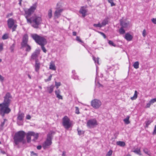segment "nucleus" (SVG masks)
I'll return each mask as SVG.
<instances>
[{
    "label": "nucleus",
    "instance_id": "f257e3e1",
    "mask_svg": "<svg viewBox=\"0 0 156 156\" xmlns=\"http://www.w3.org/2000/svg\"><path fill=\"white\" fill-rule=\"evenodd\" d=\"M37 5L33 4L28 9H25V16L27 23L31 24L32 26L36 28H38L39 26L41 23L42 20L41 16L34 15L32 17L30 18L31 15L36 9Z\"/></svg>",
    "mask_w": 156,
    "mask_h": 156
},
{
    "label": "nucleus",
    "instance_id": "f03ea898",
    "mask_svg": "<svg viewBox=\"0 0 156 156\" xmlns=\"http://www.w3.org/2000/svg\"><path fill=\"white\" fill-rule=\"evenodd\" d=\"M11 98L10 94L9 93H7L4 97V101L0 104V114L4 117L5 114H8L11 111L9 108L10 105Z\"/></svg>",
    "mask_w": 156,
    "mask_h": 156
},
{
    "label": "nucleus",
    "instance_id": "7ed1b4c3",
    "mask_svg": "<svg viewBox=\"0 0 156 156\" xmlns=\"http://www.w3.org/2000/svg\"><path fill=\"white\" fill-rule=\"evenodd\" d=\"M25 135V133L23 131H20L16 133L13 138L15 144L17 145L21 142L23 144L25 143V141L24 138Z\"/></svg>",
    "mask_w": 156,
    "mask_h": 156
},
{
    "label": "nucleus",
    "instance_id": "20e7f679",
    "mask_svg": "<svg viewBox=\"0 0 156 156\" xmlns=\"http://www.w3.org/2000/svg\"><path fill=\"white\" fill-rule=\"evenodd\" d=\"M31 36L35 41L40 45L46 44L47 43L46 40L44 37L39 36L36 34H31Z\"/></svg>",
    "mask_w": 156,
    "mask_h": 156
},
{
    "label": "nucleus",
    "instance_id": "39448f33",
    "mask_svg": "<svg viewBox=\"0 0 156 156\" xmlns=\"http://www.w3.org/2000/svg\"><path fill=\"white\" fill-rule=\"evenodd\" d=\"M31 136L34 137L32 141L35 142L39 137V133L33 131H28L26 134V138L28 143H30L31 141Z\"/></svg>",
    "mask_w": 156,
    "mask_h": 156
},
{
    "label": "nucleus",
    "instance_id": "423d86ee",
    "mask_svg": "<svg viewBox=\"0 0 156 156\" xmlns=\"http://www.w3.org/2000/svg\"><path fill=\"white\" fill-rule=\"evenodd\" d=\"M16 21L12 18H9L7 21L8 25L9 28H12L13 32L16 30L17 25L15 23Z\"/></svg>",
    "mask_w": 156,
    "mask_h": 156
},
{
    "label": "nucleus",
    "instance_id": "0eeeda50",
    "mask_svg": "<svg viewBox=\"0 0 156 156\" xmlns=\"http://www.w3.org/2000/svg\"><path fill=\"white\" fill-rule=\"evenodd\" d=\"M62 125L66 129L69 128L71 126L72 123L68 117L66 116L62 119Z\"/></svg>",
    "mask_w": 156,
    "mask_h": 156
},
{
    "label": "nucleus",
    "instance_id": "6e6552de",
    "mask_svg": "<svg viewBox=\"0 0 156 156\" xmlns=\"http://www.w3.org/2000/svg\"><path fill=\"white\" fill-rule=\"evenodd\" d=\"M98 125L97 121L96 119H93L89 120L87 123V126L89 128H93Z\"/></svg>",
    "mask_w": 156,
    "mask_h": 156
},
{
    "label": "nucleus",
    "instance_id": "1a4fd4ad",
    "mask_svg": "<svg viewBox=\"0 0 156 156\" xmlns=\"http://www.w3.org/2000/svg\"><path fill=\"white\" fill-rule=\"evenodd\" d=\"M51 135L48 134L46 140L43 144L42 146L45 149L48 148L51 144Z\"/></svg>",
    "mask_w": 156,
    "mask_h": 156
},
{
    "label": "nucleus",
    "instance_id": "9d476101",
    "mask_svg": "<svg viewBox=\"0 0 156 156\" xmlns=\"http://www.w3.org/2000/svg\"><path fill=\"white\" fill-rule=\"evenodd\" d=\"M101 105V102L99 100L97 99L93 100L91 102V106L95 109L98 108Z\"/></svg>",
    "mask_w": 156,
    "mask_h": 156
},
{
    "label": "nucleus",
    "instance_id": "9b49d317",
    "mask_svg": "<svg viewBox=\"0 0 156 156\" xmlns=\"http://www.w3.org/2000/svg\"><path fill=\"white\" fill-rule=\"evenodd\" d=\"M63 11V9L56 8V10L54 13V19L55 20L58 18L61 15V13Z\"/></svg>",
    "mask_w": 156,
    "mask_h": 156
},
{
    "label": "nucleus",
    "instance_id": "f8f14e48",
    "mask_svg": "<svg viewBox=\"0 0 156 156\" xmlns=\"http://www.w3.org/2000/svg\"><path fill=\"white\" fill-rule=\"evenodd\" d=\"M28 41V36L27 34H25L23 38L21 44L22 47H26Z\"/></svg>",
    "mask_w": 156,
    "mask_h": 156
},
{
    "label": "nucleus",
    "instance_id": "ddd939ff",
    "mask_svg": "<svg viewBox=\"0 0 156 156\" xmlns=\"http://www.w3.org/2000/svg\"><path fill=\"white\" fill-rule=\"evenodd\" d=\"M40 50L39 49H36L35 51L33 52L31 56V58L33 60H38L37 59L38 55L40 54Z\"/></svg>",
    "mask_w": 156,
    "mask_h": 156
},
{
    "label": "nucleus",
    "instance_id": "4468645a",
    "mask_svg": "<svg viewBox=\"0 0 156 156\" xmlns=\"http://www.w3.org/2000/svg\"><path fill=\"white\" fill-rule=\"evenodd\" d=\"M120 25L121 27L124 28H127L130 26V23L129 22H126L123 19H121L120 20Z\"/></svg>",
    "mask_w": 156,
    "mask_h": 156
},
{
    "label": "nucleus",
    "instance_id": "2eb2a0df",
    "mask_svg": "<svg viewBox=\"0 0 156 156\" xmlns=\"http://www.w3.org/2000/svg\"><path fill=\"white\" fill-rule=\"evenodd\" d=\"M86 8V7H81L79 11L80 13H81L82 14V16L83 17L86 16V14L87 11Z\"/></svg>",
    "mask_w": 156,
    "mask_h": 156
},
{
    "label": "nucleus",
    "instance_id": "dca6fc26",
    "mask_svg": "<svg viewBox=\"0 0 156 156\" xmlns=\"http://www.w3.org/2000/svg\"><path fill=\"white\" fill-rule=\"evenodd\" d=\"M40 66V64L38 60L35 61V63L34 65L35 70L37 72H38L39 70Z\"/></svg>",
    "mask_w": 156,
    "mask_h": 156
},
{
    "label": "nucleus",
    "instance_id": "f3484780",
    "mask_svg": "<svg viewBox=\"0 0 156 156\" xmlns=\"http://www.w3.org/2000/svg\"><path fill=\"white\" fill-rule=\"evenodd\" d=\"M72 78L75 80H79V76L76 74V71L75 70H73L72 71Z\"/></svg>",
    "mask_w": 156,
    "mask_h": 156
},
{
    "label": "nucleus",
    "instance_id": "a211bd4d",
    "mask_svg": "<svg viewBox=\"0 0 156 156\" xmlns=\"http://www.w3.org/2000/svg\"><path fill=\"white\" fill-rule=\"evenodd\" d=\"M93 59L94 62V63L95 64L96 67V70H97L98 69V66L100 65V63L99 62V58L98 57H95L94 56H93Z\"/></svg>",
    "mask_w": 156,
    "mask_h": 156
},
{
    "label": "nucleus",
    "instance_id": "6ab92c4d",
    "mask_svg": "<svg viewBox=\"0 0 156 156\" xmlns=\"http://www.w3.org/2000/svg\"><path fill=\"white\" fill-rule=\"evenodd\" d=\"M124 38L127 41H131L133 38V36L129 33H127L125 34Z\"/></svg>",
    "mask_w": 156,
    "mask_h": 156
},
{
    "label": "nucleus",
    "instance_id": "aec40b11",
    "mask_svg": "<svg viewBox=\"0 0 156 156\" xmlns=\"http://www.w3.org/2000/svg\"><path fill=\"white\" fill-rule=\"evenodd\" d=\"M24 116V114L22 113H19L18 115L17 118V122L18 123V120L22 121Z\"/></svg>",
    "mask_w": 156,
    "mask_h": 156
},
{
    "label": "nucleus",
    "instance_id": "412c9836",
    "mask_svg": "<svg viewBox=\"0 0 156 156\" xmlns=\"http://www.w3.org/2000/svg\"><path fill=\"white\" fill-rule=\"evenodd\" d=\"M55 93L56 96L57 98L59 99H62V96L60 95L61 93V91L59 89L55 91Z\"/></svg>",
    "mask_w": 156,
    "mask_h": 156
},
{
    "label": "nucleus",
    "instance_id": "4be33fe9",
    "mask_svg": "<svg viewBox=\"0 0 156 156\" xmlns=\"http://www.w3.org/2000/svg\"><path fill=\"white\" fill-rule=\"evenodd\" d=\"M54 87L53 85H51L50 86L47 87L46 88L48 92L51 94L53 90Z\"/></svg>",
    "mask_w": 156,
    "mask_h": 156
},
{
    "label": "nucleus",
    "instance_id": "5701e85b",
    "mask_svg": "<svg viewBox=\"0 0 156 156\" xmlns=\"http://www.w3.org/2000/svg\"><path fill=\"white\" fill-rule=\"evenodd\" d=\"M52 16V9H49L48 11L47 17L49 19H51Z\"/></svg>",
    "mask_w": 156,
    "mask_h": 156
},
{
    "label": "nucleus",
    "instance_id": "b1692460",
    "mask_svg": "<svg viewBox=\"0 0 156 156\" xmlns=\"http://www.w3.org/2000/svg\"><path fill=\"white\" fill-rule=\"evenodd\" d=\"M49 68L50 69L53 70H56V67L55 66V64L52 62H51L50 63Z\"/></svg>",
    "mask_w": 156,
    "mask_h": 156
},
{
    "label": "nucleus",
    "instance_id": "393cba45",
    "mask_svg": "<svg viewBox=\"0 0 156 156\" xmlns=\"http://www.w3.org/2000/svg\"><path fill=\"white\" fill-rule=\"evenodd\" d=\"M116 144L119 146L123 147L125 146L126 144L124 142L118 141L116 142Z\"/></svg>",
    "mask_w": 156,
    "mask_h": 156
},
{
    "label": "nucleus",
    "instance_id": "a878e982",
    "mask_svg": "<svg viewBox=\"0 0 156 156\" xmlns=\"http://www.w3.org/2000/svg\"><path fill=\"white\" fill-rule=\"evenodd\" d=\"M137 94L138 92L136 90H135L133 96L131 97V99L132 100L136 99L137 97Z\"/></svg>",
    "mask_w": 156,
    "mask_h": 156
},
{
    "label": "nucleus",
    "instance_id": "bb28decb",
    "mask_svg": "<svg viewBox=\"0 0 156 156\" xmlns=\"http://www.w3.org/2000/svg\"><path fill=\"white\" fill-rule=\"evenodd\" d=\"M133 152L135 153L140 155H141V153L140 151V148H137L134 151H133Z\"/></svg>",
    "mask_w": 156,
    "mask_h": 156
},
{
    "label": "nucleus",
    "instance_id": "cd10ccee",
    "mask_svg": "<svg viewBox=\"0 0 156 156\" xmlns=\"http://www.w3.org/2000/svg\"><path fill=\"white\" fill-rule=\"evenodd\" d=\"M129 116H127L126 119H123V121L126 124H128L130 123V122L129 120Z\"/></svg>",
    "mask_w": 156,
    "mask_h": 156
},
{
    "label": "nucleus",
    "instance_id": "c85d7f7f",
    "mask_svg": "<svg viewBox=\"0 0 156 156\" xmlns=\"http://www.w3.org/2000/svg\"><path fill=\"white\" fill-rule=\"evenodd\" d=\"M143 151L146 154H147L149 156H151V153L146 148L144 149Z\"/></svg>",
    "mask_w": 156,
    "mask_h": 156
},
{
    "label": "nucleus",
    "instance_id": "c756f323",
    "mask_svg": "<svg viewBox=\"0 0 156 156\" xmlns=\"http://www.w3.org/2000/svg\"><path fill=\"white\" fill-rule=\"evenodd\" d=\"M108 20L107 18L104 19L102 22L101 24L102 25V27L108 23Z\"/></svg>",
    "mask_w": 156,
    "mask_h": 156
},
{
    "label": "nucleus",
    "instance_id": "7c9ffc66",
    "mask_svg": "<svg viewBox=\"0 0 156 156\" xmlns=\"http://www.w3.org/2000/svg\"><path fill=\"white\" fill-rule=\"evenodd\" d=\"M133 66L135 69H137L139 67V62L137 61L135 62L133 64Z\"/></svg>",
    "mask_w": 156,
    "mask_h": 156
},
{
    "label": "nucleus",
    "instance_id": "2f4dec72",
    "mask_svg": "<svg viewBox=\"0 0 156 156\" xmlns=\"http://www.w3.org/2000/svg\"><path fill=\"white\" fill-rule=\"evenodd\" d=\"M124 28L121 27L119 30V32L121 34H123L125 33V30L123 29Z\"/></svg>",
    "mask_w": 156,
    "mask_h": 156
},
{
    "label": "nucleus",
    "instance_id": "473e14b6",
    "mask_svg": "<svg viewBox=\"0 0 156 156\" xmlns=\"http://www.w3.org/2000/svg\"><path fill=\"white\" fill-rule=\"evenodd\" d=\"M152 122V121L151 120H148L147 121H145V127L147 128L148 127V126L149 125H150L151 123Z\"/></svg>",
    "mask_w": 156,
    "mask_h": 156
},
{
    "label": "nucleus",
    "instance_id": "72a5a7b5",
    "mask_svg": "<svg viewBox=\"0 0 156 156\" xmlns=\"http://www.w3.org/2000/svg\"><path fill=\"white\" fill-rule=\"evenodd\" d=\"M108 1L110 4L111 6H114L115 5V4L113 2V0H108Z\"/></svg>",
    "mask_w": 156,
    "mask_h": 156
},
{
    "label": "nucleus",
    "instance_id": "f704fd0d",
    "mask_svg": "<svg viewBox=\"0 0 156 156\" xmlns=\"http://www.w3.org/2000/svg\"><path fill=\"white\" fill-rule=\"evenodd\" d=\"M113 153L112 150H110L107 153L106 156H111Z\"/></svg>",
    "mask_w": 156,
    "mask_h": 156
},
{
    "label": "nucleus",
    "instance_id": "c9c22d12",
    "mask_svg": "<svg viewBox=\"0 0 156 156\" xmlns=\"http://www.w3.org/2000/svg\"><path fill=\"white\" fill-rule=\"evenodd\" d=\"M8 34H5L2 36V38L3 40H5L8 39Z\"/></svg>",
    "mask_w": 156,
    "mask_h": 156
},
{
    "label": "nucleus",
    "instance_id": "e433bc0d",
    "mask_svg": "<svg viewBox=\"0 0 156 156\" xmlns=\"http://www.w3.org/2000/svg\"><path fill=\"white\" fill-rule=\"evenodd\" d=\"M94 26L97 27H102V25H101V24H100V23H99L98 24H94L93 25Z\"/></svg>",
    "mask_w": 156,
    "mask_h": 156
},
{
    "label": "nucleus",
    "instance_id": "4c0bfd02",
    "mask_svg": "<svg viewBox=\"0 0 156 156\" xmlns=\"http://www.w3.org/2000/svg\"><path fill=\"white\" fill-rule=\"evenodd\" d=\"M52 76V74L50 75L49 76L48 79H45L44 80V81L45 82H47L48 81H50L51 80Z\"/></svg>",
    "mask_w": 156,
    "mask_h": 156
},
{
    "label": "nucleus",
    "instance_id": "58836bf2",
    "mask_svg": "<svg viewBox=\"0 0 156 156\" xmlns=\"http://www.w3.org/2000/svg\"><path fill=\"white\" fill-rule=\"evenodd\" d=\"M76 40L78 42L80 43L81 44L83 43V41H82L80 38V37L78 36H77L76 38Z\"/></svg>",
    "mask_w": 156,
    "mask_h": 156
},
{
    "label": "nucleus",
    "instance_id": "ea45409f",
    "mask_svg": "<svg viewBox=\"0 0 156 156\" xmlns=\"http://www.w3.org/2000/svg\"><path fill=\"white\" fill-rule=\"evenodd\" d=\"M26 51H30L31 49V48L30 46L29 45L27 44L26 46Z\"/></svg>",
    "mask_w": 156,
    "mask_h": 156
},
{
    "label": "nucleus",
    "instance_id": "a19ab883",
    "mask_svg": "<svg viewBox=\"0 0 156 156\" xmlns=\"http://www.w3.org/2000/svg\"><path fill=\"white\" fill-rule=\"evenodd\" d=\"M108 43L109 45L115 47L116 46L115 44L112 41H108Z\"/></svg>",
    "mask_w": 156,
    "mask_h": 156
},
{
    "label": "nucleus",
    "instance_id": "79ce46f5",
    "mask_svg": "<svg viewBox=\"0 0 156 156\" xmlns=\"http://www.w3.org/2000/svg\"><path fill=\"white\" fill-rule=\"evenodd\" d=\"M45 44H43L40 45L41 47V48L43 52L44 53H46V49L44 47V46Z\"/></svg>",
    "mask_w": 156,
    "mask_h": 156
},
{
    "label": "nucleus",
    "instance_id": "37998d69",
    "mask_svg": "<svg viewBox=\"0 0 156 156\" xmlns=\"http://www.w3.org/2000/svg\"><path fill=\"white\" fill-rule=\"evenodd\" d=\"M61 85L60 82H55V86L57 89H58V87Z\"/></svg>",
    "mask_w": 156,
    "mask_h": 156
},
{
    "label": "nucleus",
    "instance_id": "c03bdc74",
    "mask_svg": "<svg viewBox=\"0 0 156 156\" xmlns=\"http://www.w3.org/2000/svg\"><path fill=\"white\" fill-rule=\"evenodd\" d=\"M15 47V45L14 44H12L10 47V49L11 52H13Z\"/></svg>",
    "mask_w": 156,
    "mask_h": 156
},
{
    "label": "nucleus",
    "instance_id": "a18cd8bd",
    "mask_svg": "<svg viewBox=\"0 0 156 156\" xmlns=\"http://www.w3.org/2000/svg\"><path fill=\"white\" fill-rule=\"evenodd\" d=\"M147 35L146 31L145 29H144L142 32L143 36L145 37Z\"/></svg>",
    "mask_w": 156,
    "mask_h": 156
},
{
    "label": "nucleus",
    "instance_id": "49530a36",
    "mask_svg": "<svg viewBox=\"0 0 156 156\" xmlns=\"http://www.w3.org/2000/svg\"><path fill=\"white\" fill-rule=\"evenodd\" d=\"M78 131V135H81L82 134H83L84 133V131L81 130H79L78 129H77Z\"/></svg>",
    "mask_w": 156,
    "mask_h": 156
},
{
    "label": "nucleus",
    "instance_id": "de8ad7c7",
    "mask_svg": "<svg viewBox=\"0 0 156 156\" xmlns=\"http://www.w3.org/2000/svg\"><path fill=\"white\" fill-rule=\"evenodd\" d=\"M75 108V113L77 114H79L80 113V112L78 107H76Z\"/></svg>",
    "mask_w": 156,
    "mask_h": 156
},
{
    "label": "nucleus",
    "instance_id": "09e8293b",
    "mask_svg": "<svg viewBox=\"0 0 156 156\" xmlns=\"http://www.w3.org/2000/svg\"><path fill=\"white\" fill-rule=\"evenodd\" d=\"M149 102L151 103V104H152L154 103L155 102H156V98H154L153 99H151L149 101Z\"/></svg>",
    "mask_w": 156,
    "mask_h": 156
},
{
    "label": "nucleus",
    "instance_id": "8fccbe9b",
    "mask_svg": "<svg viewBox=\"0 0 156 156\" xmlns=\"http://www.w3.org/2000/svg\"><path fill=\"white\" fill-rule=\"evenodd\" d=\"M5 119H4V121L3 122H2L1 124V125H0V127H1V129H3V126H4V124H5Z\"/></svg>",
    "mask_w": 156,
    "mask_h": 156
},
{
    "label": "nucleus",
    "instance_id": "3c124183",
    "mask_svg": "<svg viewBox=\"0 0 156 156\" xmlns=\"http://www.w3.org/2000/svg\"><path fill=\"white\" fill-rule=\"evenodd\" d=\"M153 135L156 134V125L155 126L154 131L153 132Z\"/></svg>",
    "mask_w": 156,
    "mask_h": 156
},
{
    "label": "nucleus",
    "instance_id": "603ef678",
    "mask_svg": "<svg viewBox=\"0 0 156 156\" xmlns=\"http://www.w3.org/2000/svg\"><path fill=\"white\" fill-rule=\"evenodd\" d=\"M152 22L154 24H156V18H153L151 19Z\"/></svg>",
    "mask_w": 156,
    "mask_h": 156
},
{
    "label": "nucleus",
    "instance_id": "864d4df0",
    "mask_svg": "<svg viewBox=\"0 0 156 156\" xmlns=\"http://www.w3.org/2000/svg\"><path fill=\"white\" fill-rule=\"evenodd\" d=\"M99 32L100 34H101L103 37L105 38H106V35L104 33H103L101 32Z\"/></svg>",
    "mask_w": 156,
    "mask_h": 156
},
{
    "label": "nucleus",
    "instance_id": "5fc2aeb1",
    "mask_svg": "<svg viewBox=\"0 0 156 156\" xmlns=\"http://www.w3.org/2000/svg\"><path fill=\"white\" fill-rule=\"evenodd\" d=\"M3 44H0V52L3 49Z\"/></svg>",
    "mask_w": 156,
    "mask_h": 156
},
{
    "label": "nucleus",
    "instance_id": "6e6d98bb",
    "mask_svg": "<svg viewBox=\"0 0 156 156\" xmlns=\"http://www.w3.org/2000/svg\"><path fill=\"white\" fill-rule=\"evenodd\" d=\"M151 103L149 102L147 104L146 106V108H148L150 107L151 106Z\"/></svg>",
    "mask_w": 156,
    "mask_h": 156
},
{
    "label": "nucleus",
    "instance_id": "4d7b16f0",
    "mask_svg": "<svg viewBox=\"0 0 156 156\" xmlns=\"http://www.w3.org/2000/svg\"><path fill=\"white\" fill-rule=\"evenodd\" d=\"M4 79V77L0 75V81L2 82Z\"/></svg>",
    "mask_w": 156,
    "mask_h": 156
},
{
    "label": "nucleus",
    "instance_id": "13d9d810",
    "mask_svg": "<svg viewBox=\"0 0 156 156\" xmlns=\"http://www.w3.org/2000/svg\"><path fill=\"white\" fill-rule=\"evenodd\" d=\"M37 154L34 153L33 151L31 152V156L37 155Z\"/></svg>",
    "mask_w": 156,
    "mask_h": 156
},
{
    "label": "nucleus",
    "instance_id": "bf43d9fd",
    "mask_svg": "<svg viewBox=\"0 0 156 156\" xmlns=\"http://www.w3.org/2000/svg\"><path fill=\"white\" fill-rule=\"evenodd\" d=\"M26 118L27 119H30L31 118V116L30 115H27L26 116Z\"/></svg>",
    "mask_w": 156,
    "mask_h": 156
},
{
    "label": "nucleus",
    "instance_id": "052dcab7",
    "mask_svg": "<svg viewBox=\"0 0 156 156\" xmlns=\"http://www.w3.org/2000/svg\"><path fill=\"white\" fill-rule=\"evenodd\" d=\"M42 147L41 145H38L37 146V148L38 150H40L41 148Z\"/></svg>",
    "mask_w": 156,
    "mask_h": 156
},
{
    "label": "nucleus",
    "instance_id": "680f3d73",
    "mask_svg": "<svg viewBox=\"0 0 156 156\" xmlns=\"http://www.w3.org/2000/svg\"><path fill=\"white\" fill-rule=\"evenodd\" d=\"M66 152L65 151H63L62 154V156H66Z\"/></svg>",
    "mask_w": 156,
    "mask_h": 156
},
{
    "label": "nucleus",
    "instance_id": "e2e57ef3",
    "mask_svg": "<svg viewBox=\"0 0 156 156\" xmlns=\"http://www.w3.org/2000/svg\"><path fill=\"white\" fill-rule=\"evenodd\" d=\"M76 32L74 31L73 32V36H76Z\"/></svg>",
    "mask_w": 156,
    "mask_h": 156
},
{
    "label": "nucleus",
    "instance_id": "0e129e2a",
    "mask_svg": "<svg viewBox=\"0 0 156 156\" xmlns=\"http://www.w3.org/2000/svg\"><path fill=\"white\" fill-rule=\"evenodd\" d=\"M12 13H10L7 15V17H8L9 16H12Z\"/></svg>",
    "mask_w": 156,
    "mask_h": 156
},
{
    "label": "nucleus",
    "instance_id": "69168bd1",
    "mask_svg": "<svg viewBox=\"0 0 156 156\" xmlns=\"http://www.w3.org/2000/svg\"><path fill=\"white\" fill-rule=\"evenodd\" d=\"M21 2H22V0H19V4L21 5Z\"/></svg>",
    "mask_w": 156,
    "mask_h": 156
},
{
    "label": "nucleus",
    "instance_id": "338daca9",
    "mask_svg": "<svg viewBox=\"0 0 156 156\" xmlns=\"http://www.w3.org/2000/svg\"><path fill=\"white\" fill-rule=\"evenodd\" d=\"M1 152L3 154H5V151H1Z\"/></svg>",
    "mask_w": 156,
    "mask_h": 156
},
{
    "label": "nucleus",
    "instance_id": "774afa93",
    "mask_svg": "<svg viewBox=\"0 0 156 156\" xmlns=\"http://www.w3.org/2000/svg\"><path fill=\"white\" fill-rule=\"evenodd\" d=\"M28 77H29L30 79H31V76H30V75H28Z\"/></svg>",
    "mask_w": 156,
    "mask_h": 156
}]
</instances>
